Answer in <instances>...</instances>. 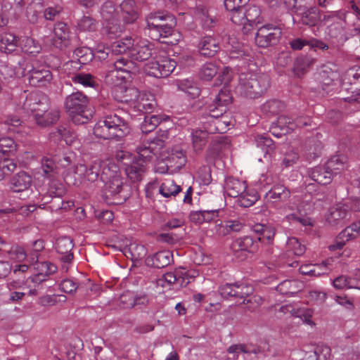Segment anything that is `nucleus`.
<instances>
[{
  "label": "nucleus",
  "instance_id": "nucleus-22",
  "mask_svg": "<svg viewBox=\"0 0 360 360\" xmlns=\"http://www.w3.org/2000/svg\"><path fill=\"white\" fill-rule=\"evenodd\" d=\"M102 169V161L95 160L88 165H79L77 167V172L84 173V177L89 182H95L100 178V172Z\"/></svg>",
  "mask_w": 360,
  "mask_h": 360
},
{
  "label": "nucleus",
  "instance_id": "nucleus-52",
  "mask_svg": "<svg viewBox=\"0 0 360 360\" xmlns=\"http://www.w3.org/2000/svg\"><path fill=\"white\" fill-rule=\"evenodd\" d=\"M209 135L202 129L194 130L191 133L192 143L195 151L201 150L206 145Z\"/></svg>",
  "mask_w": 360,
  "mask_h": 360
},
{
  "label": "nucleus",
  "instance_id": "nucleus-41",
  "mask_svg": "<svg viewBox=\"0 0 360 360\" xmlns=\"http://www.w3.org/2000/svg\"><path fill=\"white\" fill-rule=\"evenodd\" d=\"M321 20L320 11L316 7H311L304 12L301 17V22L309 27L316 26Z\"/></svg>",
  "mask_w": 360,
  "mask_h": 360
},
{
  "label": "nucleus",
  "instance_id": "nucleus-11",
  "mask_svg": "<svg viewBox=\"0 0 360 360\" xmlns=\"http://www.w3.org/2000/svg\"><path fill=\"white\" fill-rule=\"evenodd\" d=\"M23 0H4L0 14V27H4L9 20L16 18L22 11Z\"/></svg>",
  "mask_w": 360,
  "mask_h": 360
},
{
  "label": "nucleus",
  "instance_id": "nucleus-64",
  "mask_svg": "<svg viewBox=\"0 0 360 360\" xmlns=\"http://www.w3.org/2000/svg\"><path fill=\"white\" fill-rule=\"evenodd\" d=\"M330 355V349L327 346H317L313 354L309 356L314 360H328Z\"/></svg>",
  "mask_w": 360,
  "mask_h": 360
},
{
  "label": "nucleus",
  "instance_id": "nucleus-63",
  "mask_svg": "<svg viewBox=\"0 0 360 360\" xmlns=\"http://www.w3.org/2000/svg\"><path fill=\"white\" fill-rule=\"evenodd\" d=\"M246 22L259 24L262 22L261 11L259 7L256 6H250L245 12Z\"/></svg>",
  "mask_w": 360,
  "mask_h": 360
},
{
  "label": "nucleus",
  "instance_id": "nucleus-15",
  "mask_svg": "<svg viewBox=\"0 0 360 360\" xmlns=\"http://www.w3.org/2000/svg\"><path fill=\"white\" fill-rule=\"evenodd\" d=\"M53 32L55 37L53 39V44L55 47L63 50L70 46V29L66 23L57 22L55 25Z\"/></svg>",
  "mask_w": 360,
  "mask_h": 360
},
{
  "label": "nucleus",
  "instance_id": "nucleus-49",
  "mask_svg": "<svg viewBox=\"0 0 360 360\" xmlns=\"http://www.w3.org/2000/svg\"><path fill=\"white\" fill-rule=\"evenodd\" d=\"M333 285L337 289L357 288L360 289V282L351 277L340 276L333 280Z\"/></svg>",
  "mask_w": 360,
  "mask_h": 360
},
{
  "label": "nucleus",
  "instance_id": "nucleus-51",
  "mask_svg": "<svg viewBox=\"0 0 360 360\" xmlns=\"http://www.w3.org/2000/svg\"><path fill=\"white\" fill-rule=\"evenodd\" d=\"M177 86L179 89L186 92L193 98L198 97L200 94V89L193 80L182 79L178 82Z\"/></svg>",
  "mask_w": 360,
  "mask_h": 360
},
{
  "label": "nucleus",
  "instance_id": "nucleus-32",
  "mask_svg": "<svg viewBox=\"0 0 360 360\" xmlns=\"http://www.w3.org/2000/svg\"><path fill=\"white\" fill-rule=\"evenodd\" d=\"M332 176L333 173L327 168L326 165L316 167L310 173L311 179L321 185L330 184Z\"/></svg>",
  "mask_w": 360,
  "mask_h": 360
},
{
  "label": "nucleus",
  "instance_id": "nucleus-34",
  "mask_svg": "<svg viewBox=\"0 0 360 360\" xmlns=\"http://www.w3.org/2000/svg\"><path fill=\"white\" fill-rule=\"evenodd\" d=\"M34 268L39 271L32 278V281L36 283L46 281L49 275L55 273L57 270V267L50 262H40Z\"/></svg>",
  "mask_w": 360,
  "mask_h": 360
},
{
  "label": "nucleus",
  "instance_id": "nucleus-26",
  "mask_svg": "<svg viewBox=\"0 0 360 360\" xmlns=\"http://www.w3.org/2000/svg\"><path fill=\"white\" fill-rule=\"evenodd\" d=\"M232 97L230 94L229 89L224 86L217 95L212 103L209 104L207 108L213 109L214 110H218L219 109H224L222 115L226 112L227 105L231 102Z\"/></svg>",
  "mask_w": 360,
  "mask_h": 360
},
{
  "label": "nucleus",
  "instance_id": "nucleus-21",
  "mask_svg": "<svg viewBox=\"0 0 360 360\" xmlns=\"http://www.w3.org/2000/svg\"><path fill=\"white\" fill-rule=\"evenodd\" d=\"M32 179L27 172L22 171L15 174L10 180L11 189L15 193L27 190L32 185Z\"/></svg>",
  "mask_w": 360,
  "mask_h": 360
},
{
  "label": "nucleus",
  "instance_id": "nucleus-5",
  "mask_svg": "<svg viewBox=\"0 0 360 360\" xmlns=\"http://www.w3.org/2000/svg\"><path fill=\"white\" fill-rule=\"evenodd\" d=\"M223 111L224 109L214 110L206 108L202 115L201 129L208 135L225 133L230 122L226 119L227 116L222 115Z\"/></svg>",
  "mask_w": 360,
  "mask_h": 360
},
{
  "label": "nucleus",
  "instance_id": "nucleus-62",
  "mask_svg": "<svg viewBox=\"0 0 360 360\" xmlns=\"http://www.w3.org/2000/svg\"><path fill=\"white\" fill-rule=\"evenodd\" d=\"M101 15L104 21L117 19L115 5L112 1H105L101 7Z\"/></svg>",
  "mask_w": 360,
  "mask_h": 360
},
{
  "label": "nucleus",
  "instance_id": "nucleus-7",
  "mask_svg": "<svg viewBox=\"0 0 360 360\" xmlns=\"http://www.w3.org/2000/svg\"><path fill=\"white\" fill-rule=\"evenodd\" d=\"M282 36V29L274 24L268 23L261 26L255 34V41L261 48L276 45Z\"/></svg>",
  "mask_w": 360,
  "mask_h": 360
},
{
  "label": "nucleus",
  "instance_id": "nucleus-47",
  "mask_svg": "<svg viewBox=\"0 0 360 360\" xmlns=\"http://www.w3.org/2000/svg\"><path fill=\"white\" fill-rule=\"evenodd\" d=\"M20 46L23 52L32 56H35L41 51L40 44L31 37L22 39L20 42Z\"/></svg>",
  "mask_w": 360,
  "mask_h": 360
},
{
  "label": "nucleus",
  "instance_id": "nucleus-9",
  "mask_svg": "<svg viewBox=\"0 0 360 360\" xmlns=\"http://www.w3.org/2000/svg\"><path fill=\"white\" fill-rule=\"evenodd\" d=\"M104 195L106 198H114L115 203L120 204L127 200L129 196V187L123 182L122 178L113 176L112 179L105 181Z\"/></svg>",
  "mask_w": 360,
  "mask_h": 360
},
{
  "label": "nucleus",
  "instance_id": "nucleus-54",
  "mask_svg": "<svg viewBox=\"0 0 360 360\" xmlns=\"http://www.w3.org/2000/svg\"><path fill=\"white\" fill-rule=\"evenodd\" d=\"M285 109V104L278 100H270L263 104L262 111L270 115H278Z\"/></svg>",
  "mask_w": 360,
  "mask_h": 360
},
{
  "label": "nucleus",
  "instance_id": "nucleus-58",
  "mask_svg": "<svg viewBox=\"0 0 360 360\" xmlns=\"http://www.w3.org/2000/svg\"><path fill=\"white\" fill-rule=\"evenodd\" d=\"M257 148L265 153H270L275 149V145L272 139L266 135H259L255 138Z\"/></svg>",
  "mask_w": 360,
  "mask_h": 360
},
{
  "label": "nucleus",
  "instance_id": "nucleus-14",
  "mask_svg": "<svg viewBox=\"0 0 360 360\" xmlns=\"http://www.w3.org/2000/svg\"><path fill=\"white\" fill-rule=\"evenodd\" d=\"M342 87L349 91L352 95L360 89V67L354 65L347 70L342 75Z\"/></svg>",
  "mask_w": 360,
  "mask_h": 360
},
{
  "label": "nucleus",
  "instance_id": "nucleus-10",
  "mask_svg": "<svg viewBox=\"0 0 360 360\" xmlns=\"http://www.w3.org/2000/svg\"><path fill=\"white\" fill-rule=\"evenodd\" d=\"M48 108V98L44 94L32 92L25 98L22 110L27 114L31 113L32 117L38 112H44Z\"/></svg>",
  "mask_w": 360,
  "mask_h": 360
},
{
  "label": "nucleus",
  "instance_id": "nucleus-39",
  "mask_svg": "<svg viewBox=\"0 0 360 360\" xmlns=\"http://www.w3.org/2000/svg\"><path fill=\"white\" fill-rule=\"evenodd\" d=\"M347 158L343 155L333 156L326 164L333 174H337L347 167Z\"/></svg>",
  "mask_w": 360,
  "mask_h": 360
},
{
  "label": "nucleus",
  "instance_id": "nucleus-28",
  "mask_svg": "<svg viewBox=\"0 0 360 360\" xmlns=\"http://www.w3.org/2000/svg\"><path fill=\"white\" fill-rule=\"evenodd\" d=\"M291 193L285 186L281 184L274 185L265 194L268 200L273 202H286L289 200Z\"/></svg>",
  "mask_w": 360,
  "mask_h": 360
},
{
  "label": "nucleus",
  "instance_id": "nucleus-27",
  "mask_svg": "<svg viewBox=\"0 0 360 360\" xmlns=\"http://www.w3.org/2000/svg\"><path fill=\"white\" fill-rule=\"evenodd\" d=\"M247 188L245 181L233 177L226 179L224 186L226 193L231 198H238Z\"/></svg>",
  "mask_w": 360,
  "mask_h": 360
},
{
  "label": "nucleus",
  "instance_id": "nucleus-38",
  "mask_svg": "<svg viewBox=\"0 0 360 360\" xmlns=\"http://www.w3.org/2000/svg\"><path fill=\"white\" fill-rule=\"evenodd\" d=\"M197 14L200 19L201 25L205 30H210L217 23V18L205 6H200L197 8Z\"/></svg>",
  "mask_w": 360,
  "mask_h": 360
},
{
  "label": "nucleus",
  "instance_id": "nucleus-31",
  "mask_svg": "<svg viewBox=\"0 0 360 360\" xmlns=\"http://www.w3.org/2000/svg\"><path fill=\"white\" fill-rule=\"evenodd\" d=\"M257 241L249 236L239 238L232 243V248L234 251H247L253 253L257 250Z\"/></svg>",
  "mask_w": 360,
  "mask_h": 360
},
{
  "label": "nucleus",
  "instance_id": "nucleus-53",
  "mask_svg": "<svg viewBox=\"0 0 360 360\" xmlns=\"http://www.w3.org/2000/svg\"><path fill=\"white\" fill-rule=\"evenodd\" d=\"M17 150V146L14 140L9 137L0 138V154L5 156L14 155Z\"/></svg>",
  "mask_w": 360,
  "mask_h": 360
},
{
  "label": "nucleus",
  "instance_id": "nucleus-24",
  "mask_svg": "<svg viewBox=\"0 0 360 360\" xmlns=\"http://www.w3.org/2000/svg\"><path fill=\"white\" fill-rule=\"evenodd\" d=\"M120 7L124 24H131L137 20L139 15L134 1H123Z\"/></svg>",
  "mask_w": 360,
  "mask_h": 360
},
{
  "label": "nucleus",
  "instance_id": "nucleus-3",
  "mask_svg": "<svg viewBox=\"0 0 360 360\" xmlns=\"http://www.w3.org/2000/svg\"><path fill=\"white\" fill-rule=\"evenodd\" d=\"M267 75L243 72L240 75L236 92L244 97L257 98L264 94L269 87Z\"/></svg>",
  "mask_w": 360,
  "mask_h": 360
},
{
  "label": "nucleus",
  "instance_id": "nucleus-13",
  "mask_svg": "<svg viewBox=\"0 0 360 360\" xmlns=\"http://www.w3.org/2000/svg\"><path fill=\"white\" fill-rule=\"evenodd\" d=\"M29 83L34 86H44L52 79V74L49 68L44 66L32 68L25 75Z\"/></svg>",
  "mask_w": 360,
  "mask_h": 360
},
{
  "label": "nucleus",
  "instance_id": "nucleus-48",
  "mask_svg": "<svg viewBox=\"0 0 360 360\" xmlns=\"http://www.w3.org/2000/svg\"><path fill=\"white\" fill-rule=\"evenodd\" d=\"M299 285L297 281L285 280L277 285L276 290L282 295H292L299 292Z\"/></svg>",
  "mask_w": 360,
  "mask_h": 360
},
{
  "label": "nucleus",
  "instance_id": "nucleus-16",
  "mask_svg": "<svg viewBox=\"0 0 360 360\" xmlns=\"http://www.w3.org/2000/svg\"><path fill=\"white\" fill-rule=\"evenodd\" d=\"M198 47L200 54L207 58L214 56L220 50L219 39L211 35L201 37Z\"/></svg>",
  "mask_w": 360,
  "mask_h": 360
},
{
  "label": "nucleus",
  "instance_id": "nucleus-4",
  "mask_svg": "<svg viewBox=\"0 0 360 360\" xmlns=\"http://www.w3.org/2000/svg\"><path fill=\"white\" fill-rule=\"evenodd\" d=\"M89 103V97L83 92L77 91L65 98L64 108L75 122L85 123L89 120V116L91 115V114H86Z\"/></svg>",
  "mask_w": 360,
  "mask_h": 360
},
{
  "label": "nucleus",
  "instance_id": "nucleus-37",
  "mask_svg": "<svg viewBox=\"0 0 360 360\" xmlns=\"http://www.w3.org/2000/svg\"><path fill=\"white\" fill-rule=\"evenodd\" d=\"M19 44V38L11 33H4L0 36V51L11 53L15 50Z\"/></svg>",
  "mask_w": 360,
  "mask_h": 360
},
{
  "label": "nucleus",
  "instance_id": "nucleus-17",
  "mask_svg": "<svg viewBox=\"0 0 360 360\" xmlns=\"http://www.w3.org/2000/svg\"><path fill=\"white\" fill-rule=\"evenodd\" d=\"M151 56L152 49L147 41H139L134 44L133 39L129 58L136 61H143L149 59Z\"/></svg>",
  "mask_w": 360,
  "mask_h": 360
},
{
  "label": "nucleus",
  "instance_id": "nucleus-35",
  "mask_svg": "<svg viewBox=\"0 0 360 360\" xmlns=\"http://www.w3.org/2000/svg\"><path fill=\"white\" fill-rule=\"evenodd\" d=\"M163 278L168 284L178 283L180 286H186L194 276H189L187 272H168L163 275Z\"/></svg>",
  "mask_w": 360,
  "mask_h": 360
},
{
  "label": "nucleus",
  "instance_id": "nucleus-50",
  "mask_svg": "<svg viewBox=\"0 0 360 360\" xmlns=\"http://www.w3.org/2000/svg\"><path fill=\"white\" fill-rule=\"evenodd\" d=\"M118 167L113 162H107L102 161V169L100 172V179L103 182H105L113 176H119L117 175Z\"/></svg>",
  "mask_w": 360,
  "mask_h": 360
},
{
  "label": "nucleus",
  "instance_id": "nucleus-20",
  "mask_svg": "<svg viewBox=\"0 0 360 360\" xmlns=\"http://www.w3.org/2000/svg\"><path fill=\"white\" fill-rule=\"evenodd\" d=\"M160 149L152 140L142 143L136 148L137 158L136 159L143 161L144 164L149 162L154 155L160 153Z\"/></svg>",
  "mask_w": 360,
  "mask_h": 360
},
{
  "label": "nucleus",
  "instance_id": "nucleus-30",
  "mask_svg": "<svg viewBox=\"0 0 360 360\" xmlns=\"http://www.w3.org/2000/svg\"><path fill=\"white\" fill-rule=\"evenodd\" d=\"M146 165L143 161L135 158L125 169L127 176L134 182L141 181L143 175L146 172Z\"/></svg>",
  "mask_w": 360,
  "mask_h": 360
},
{
  "label": "nucleus",
  "instance_id": "nucleus-25",
  "mask_svg": "<svg viewBox=\"0 0 360 360\" xmlns=\"http://www.w3.org/2000/svg\"><path fill=\"white\" fill-rule=\"evenodd\" d=\"M59 117L60 112L58 110L53 109L49 111L47 108L44 112H38L33 118L38 126L46 127L56 123Z\"/></svg>",
  "mask_w": 360,
  "mask_h": 360
},
{
  "label": "nucleus",
  "instance_id": "nucleus-57",
  "mask_svg": "<svg viewBox=\"0 0 360 360\" xmlns=\"http://www.w3.org/2000/svg\"><path fill=\"white\" fill-rule=\"evenodd\" d=\"M74 56L79 63L85 65L91 62L94 58L92 51L86 47H79L74 51Z\"/></svg>",
  "mask_w": 360,
  "mask_h": 360
},
{
  "label": "nucleus",
  "instance_id": "nucleus-59",
  "mask_svg": "<svg viewBox=\"0 0 360 360\" xmlns=\"http://www.w3.org/2000/svg\"><path fill=\"white\" fill-rule=\"evenodd\" d=\"M337 74L327 66L323 67L318 73V79L323 85L328 86L335 79Z\"/></svg>",
  "mask_w": 360,
  "mask_h": 360
},
{
  "label": "nucleus",
  "instance_id": "nucleus-56",
  "mask_svg": "<svg viewBox=\"0 0 360 360\" xmlns=\"http://www.w3.org/2000/svg\"><path fill=\"white\" fill-rule=\"evenodd\" d=\"M218 72V66L213 63H206L200 69L199 77L201 79L210 81Z\"/></svg>",
  "mask_w": 360,
  "mask_h": 360
},
{
  "label": "nucleus",
  "instance_id": "nucleus-33",
  "mask_svg": "<svg viewBox=\"0 0 360 360\" xmlns=\"http://www.w3.org/2000/svg\"><path fill=\"white\" fill-rule=\"evenodd\" d=\"M349 214L345 204H338L330 208L327 217L328 221L333 225L340 224Z\"/></svg>",
  "mask_w": 360,
  "mask_h": 360
},
{
  "label": "nucleus",
  "instance_id": "nucleus-55",
  "mask_svg": "<svg viewBox=\"0 0 360 360\" xmlns=\"http://www.w3.org/2000/svg\"><path fill=\"white\" fill-rule=\"evenodd\" d=\"M120 71L115 68L114 64L112 66L105 72L104 76V82L106 84L114 86L115 87L120 86V82L125 78V76L120 75Z\"/></svg>",
  "mask_w": 360,
  "mask_h": 360
},
{
  "label": "nucleus",
  "instance_id": "nucleus-60",
  "mask_svg": "<svg viewBox=\"0 0 360 360\" xmlns=\"http://www.w3.org/2000/svg\"><path fill=\"white\" fill-rule=\"evenodd\" d=\"M288 250L296 256H302L306 251V247L295 237L289 238L286 243Z\"/></svg>",
  "mask_w": 360,
  "mask_h": 360
},
{
  "label": "nucleus",
  "instance_id": "nucleus-8",
  "mask_svg": "<svg viewBox=\"0 0 360 360\" xmlns=\"http://www.w3.org/2000/svg\"><path fill=\"white\" fill-rule=\"evenodd\" d=\"M218 292L224 299L236 302L243 300V303H245L246 298L252 295L253 288L243 283H227L221 285Z\"/></svg>",
  "mask_w": 360,
  "mask_h": 360
},
{
  "label": "nucleus",
  "instance_id": "nucleus-45",
  "mask_svg": "<svg viewBox=\"0 0 360 360\" xmlns=\"http://www.w3.org/2000/svg\"><path fill=\"white\" fill-rule=\"evenodd\" d=\"M181 190V187L176 185L174 180H166L161 184L159 188V193L164 198H170L176 196Z\"/></svg>",
  "mask_w": 360,
  "mask_h": 360
},
{
  "label": "nucleus",
  "instance_id": "nucleus-23",
  "mask_svg": "<svg viewBox=\"0 0 360 360\" xmlns=\"http://www.w3.org/2000/svg\"><path fill=\"white\" fill-rule=\"evenodd\" d=\"M244 224L239 220H227L215 226L216 234L219 236H226L233 233L240 232Z\"/></svg>",
  "mask_w": 360,
  "mask_h": 360
},
{
  "label": "nucleus",
  "instance_id": "nucleus-6",
  "mask_svg": "<svg viewBox=\"0 0 360 360\" xmlns=\"http://www.w3.org/2000/svg\"><path fill=\"white\" fill-rule=\"evenodd\" d=\"M178 63L181 66L184 65L180 60L176 61L167 57L153 58L146 63L145 70L150 76L156 78L166 77L174 70Z\"/></svg>",
  "mask_w": 360,
  "mask_h": 360
},
{
  "label": "nucleus",
  "instance_id": "nucleus-43",
  "mask_svg": "<svg viewBox=\"0 0 360 360\" xmlns=\"http://www.w3.org/2000/svg\"><path fill=\"white\" fill-rule=\"evenodd\" d=\"M133 60L122 56L114 62V67L120 72L135 74L138 71V68Z\"/></svg>",
  "mask_w": 360,
  "mask_h": 360
},
{
  "label": "nucleus",
  "instance_id": "nucleus-61",
  "mask_svg": "<svg viewBox=\"0 0 360 360\" xmlns=\"http://www.w3.org/2000/svg\"><path fill=\"white\" fill-rule=\"evenodd\" d=\"M17 167V163L12 159L4 158L0 160V181L6 175L15 171Z\"/></svg>",
  "mask_w": 360,
  "mask_h": 360
},
{
  "label": "nucleus",
  "instance_id": "nucleus-46",
  "mask_svg": "<svg viewBox=\"0 0 360 360\" xmlns=\"http://www.w3.org/2000/svg\"><path fill=\"white\" fill-rule=\"evenodd\" d=\"M132 41L133 39L130 37L114 42L111 46L112 53L115 55H124L129 58V50L132 47Z\"/></svg>",
  "mask_w": 360,
  "mask_h": 360
},
{
  "label": "nucleus",
  "instance_id": "nucleus-2",
  "mask_svg": "<svg viewBox=\"0 0 360 360\" xmlns=\"http://www.w3.org/2000/svg\"><path fill=\"white\" fill-rule=\"evenodd\" d=\"M129 131L128 122L117 113L105 115L94 127V134L103 139L119 140Z\"/></svg>",
  "mask_w": 360,
  "mask_h": 360
},
{
  "label": "nucleus",
  "instance_id": "nucleus-29",
  "mask_svg": "<svg viewBox=\"0 0 360 360\" xmlns=\"http://www.w3.org/2000/svg\"><path fill=\"white\" fill-rule=\"evenodd\" d=\"M104 22L102 35L109 39L118 37L124 30V24H121L118 18Z\"/></svg>",
  "mask_w": 360,
  "mask_h": 360
},
{
  "label": "nucleus",
  "instance_id": "nucleus-1",
  "mask_svg": "<svg viewBox=\"0 0 360 360\" xmlns=\"http://www.w3.org/2000/svg\"><path fill=\"white\" fill-rule=\"evenodd\" d=\"M146 21L148 35L152 39L172 45L179 41L180 34L175 30L176 21L172 14L162 11L150 13Z\"/></svg>",
  "mask_w": 360,
  "mask_h": 360
},
{
  "label": "nucleus",
  "instance_id": "nucleus-18",
  "mask_svg": "<svg viewBox=\"0 0 360 360\" xmlns=\"http://www.w3.org/2000/svg\"><path fill=\"white\" fill-rule=\"evenodd\" d=\"M113 96L118 102L128 103L138 99L139 91L136 87L121 85L114 88Z\"/></svg>",
  "mask_w": 360,
  "mask_h": 360
},
{
  "label": "nucleus",
  "instance_id": "nucleus-12",
  "mask_svg": "<svg viewBox=\"0 0 360 360\" xmlns=\"http://www.w3.org/2000/svg\"><path fill=\"white\" fill-rule=\"evenodd\" d=\"M73 247L72 240L68 236L59 237L56 241V250L58 253L61 255L60 259L63 263L62 268L65 271H68V265L74 258V255L72 252Z\"/></svg>",
  "mask_w": 360,
  "mask_h": 360
},
{
  "label": "nucleus",
  "instance_id": "nucleus-19",
  "mask_svg": "<svg viewBox=\"0 0 360 360\" xmlns=\"http://www.w3.org/2000/svg\"><path fill=\"white\" fill-rule=\"evenodd\" d=\"M173 262V255L169 250L158 252L152 256H148L145 262L147 266L158 269L164 268Z\"/></svg>",
  "mask_w": 360,
  "mask_h": 360
},
{
  "label": "nucleus",
  "instance_id": "nucleus-44",
  "mask_svg": "<svg viewBox=\"0 0 360 360\" xmlns=\"http://www.w3.org/2000/svg\"><path fill=\"white\" fill-rule=\"evenodd\" d=\"M347 15V13L345 10L326 11L323 14L321 21L326 25H333L342 20H345Z\"/></svg>",
  "mask_w": 360,
  "mask_h": 360
},
{
  "label": "nucleus",
  "instance_id": "nucleus-36",
  "mask_svg": "<svg viewBox=\"0 0 360 360\" xmlns=\"http://www.w3.org/2000/svg\"><path fill=\"white\" fill-rule=\"evenodd\" d=\"M70 79L73 83L80 84L85 88H96L98 85L96 78L90 73L77 72L72 74Z\"/></svg>",
  "mask_w": 360,
  "mask_h": 360
},
{
  "label": "nucleus",
  "instance_id": "nucleus-42",
  "mask_svg": "<svg viewBox=\"0 0 360 360\" xmlns=\"http://www.w3.org/2000/svg\"><path fill=\"white\" fill-rule=\"evenodd\" d=\"M164 120L162 115H146L141 124V129L143 133L148 134L153 131Z\"/></svg>",
  "mask_w": 360,
  "mask_h": 360
},
{
  "label": "nucleus",
  "instance_id": "nucleus-40",
  "mask_svg": "<svg viewBox=\"0 0 360 360\" xmlns=\"http://www.w3.org/2000/svg\"><path fill=\"white\" fill-rule=\"evenodd\" d=\"M276 128H279L281 131L280 133H276L274 131L273 134L278 137L282 134H286L293 131L295 128V124L292 118L288 116L281 115L278 117L276 126L274 127L273 129Z\"/></svg>",
  "mask_w": 360,
  "mask_h": 360
}]
</instances>
